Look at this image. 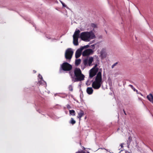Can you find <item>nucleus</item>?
Instances as JSON below:
<instances>
[{
    "instance_id": "1",
    "label": "nucleus",
    "mask_w": 153,
    "mask_h": 153,
    "mask_svg": "<svg viewBox=\"0 0 153 153\" xmlns=\"http://www.w3.org/2000/svg\"><path fill=\"white\" fill-rule=\"evenodd\" d=\"M99 63L95 64L94 67L89 71V77L92 78L97 74L94 81L92 83V87L94 89H98L101 87L102 83V69L101 68L99 69L97 67Z\"/></svg>"
},
{
    "instance_id": "2",
    "label": "nucleus",
    "mask_w": 153,
    "mask_h": 153,
    "mask_svg": "<svg viewBox=\"0 0 153 153\" xmlns=\"http://www.w3.org/2000/svg\"><path fill=\"white\" fill-rule=\"evenodd\" d=\"M80 30L76 29L73 35V43L74 45H78L79 38H80L82 40L86 42H89L91 40L96 38L94 33L92 31L82 32L80 34Z\"/></svg>"
},
{
    "instance_id": "3",
    "label": "nucleus",
    "mask_w": 153,
    "mask_h": 153,
    "mask_svg": "<svg viewBox=\"0 0 153 153\" xmlns=\"http://www.w3.org/2000/svg\"><path fill=\"white\" fill-rule=\"evenodd\" d=\"M74 74L71 71L69 73L72 82H75L84 80L85 76L82 73L79 68H75L74 70Z\"/></svg>"
},
{
    "instance_id": "4",
    "label": "nucleus",
    "mask_w": 153,
    "mask_h": 153,
    "mask_svg": "<svg viewBox=\"0 0 153 153\" xmlns=\"http://www.w3.org/2000/svg\"><path fill=\"white\" fill-rule=\"evenodd\" d=\"M73 54V51L71 49L69 48L67 49L65 53V58L70 61L72 58Z\"/></svg>"
},
{
    "instance_id": "5",
    "label": "nucleus",
    "mask_w": 153,
    "mask_h": 153,
    "mask_svg": "<svg viewBox=\"0 0 153 153\" xmlns=\"http://www.w3.org/2000/svg\"><path fill=\"white\" fill-rule=\"evenodd\" d=\"M94 58L92 56L89 57L85 59L83 61V63L85 66H91L93 61Z\"/></svg>"
},
{
    "instance_id": "6",
    "label": "nucleus",
    "mask_w": 153,
    "mask_h": 153,
    "mask_svg": "<svg viewBox=\"0 0 153 153\" xmlns=\"http://www.w3.org/2000/svg\"><path fill=\"white\" fill-rule=\"evenodd\" d=\"M62 70L64 71H69L72 68V66L67 62L63 63L61 65Z\"/></svg>"
},
{
    "instance_id": "7",
    "label": "nucleus",
    "mask_w": 153,
    "mask_h": 153,
    "mask_svg": "<svg viewBox=\"0 0 153 153\" xmlns=\"http://www.w3.org/2000/svg\"><path fill=\"white\" fill-rule=\"evenodd\" d=\"M100 56L102 59H103L106 57L107 55V53L106 52V50L105 49L103 48L102 49L100 52Z\"/></svg>"
},
{
    "instance_id": "8",
    "label": "nucleus",
    "mask_w": 153,
    "mask_h": 153,
    "mask_svg": "<svg viewBox=\"0 0 153 153\" xmlns=\"http://www.w3.org/2000/svg\"><path fill=\"white\" fill-rule=\"evenodd\" d=\"M93 51L91 49H87L82 53V55L84 56H88L93 53Z\"/></svg>"
},
{
    "instance_id": "9",
    "label": "nucleus",
    "mask_w": 153,
    "mask_h": 153,
    "mask_svg": "<svg viewBox=\"0 0 153 153\" xmlns=\"http://www.w3.org/2000/svg\"><path fill=\"white\" fill-rule=\"evenodd\" d=\"M82 50V48H80L77 50L75 53V57L76 58H77L80 56Z\"/></svg>"
},
{
    "instance_id": "10",
    "label": "nucleus",
    "mask_w": 153,
    "mask_h": 153,
    "mask_svg": "<svg viewBox=\"0 0 153 153\" xmlns=\"http://www.w3.org/2000/svg\"><path fill=\"white\" fill-rule=\"evenodd\" d=\"M148 100L151 103H153V96L151 94H150L147 96Z\"/></svg>"
},
{
    "instance_id": "11",
    "label": "nucleus",
    "mask_w": 153,
    "mask_h": 153,
    "mask_svg": "<svg viewBox=\"0 0 153 153\" xmlns=\"http://www.w3.org/2000/svg\"><path fill=\"white\" fill-rule=\"evenodd\" d=\"M84 115V111H82L81 110L80 112L78 113V115L77 116V118L79 119V120H81V118Z\"/></svg>"
},
{
    "instance_id": "12",
    "label": "nucleus",
    "mask_w": 153,
    "mask_h": 153,
    "mask_svg": "<svg viewBox=\"0 0 153 153\" xmlns=\"http://www.w3.org/2000/svg\"><path fill=\"white\" fill-rule=\"evenodd\" d=\"M93 90L91 87H88L86 90L87 93L89 94H91L93 92Z\"/></svg>"
},
{
    "instance_id": "13",
    "label": "nucleus",
    "mask_w": 153,
    "mask_h": 153,
    "mask_svg": "<svg viewBox=\"0 0 153 153\" xmlns=\"http://www.w3.org/2000/svg\"><path fill=\"white\" fill-rule=\"evenodd\" d=\"M81 60L80 59H76L75 61V65L78 66L81 63Z\"/></svg>"
},
{
    "instance_id": "14",
    "label": "nucleus",
    "mask_w": 153,
    "mask_h": 153,
    "mask_svg": "<svg viewBox=\"0 0 153 153\" xmlns=\"http://www.w3.org/2000/svg\"><path fill=\"white\" fill-rule=\"evenodd\" d=\"M39 82L40 85H46V82L43 79L39 80Z\"/></svg>"
},
{
    "instance_id": "15",
    "label": "nucleus",
    "mask_w": 153,
    "mask_h": 153,
    "mask_svg": "<svg viewBox=\"0 0 153 153\" xmlns=\"http://www.w3.org/2000/svg\"><path fill=\"white\" fill-rule=\"evenodd\" d=\"M70 114L73 116H75V112L74 110H70L69 111Z\"/></svg>"
},
{
    "instance_id": "16",
    "label": "nucleus",
    "mask_w": 153,
    "mask_h": 153,
    "mask_svg": "<svg viewBox=\"0 0 153 153\" xmlns=\"http://www.w3.org/2000/svg\"><path fill=\"white\" fill-rule=\"evenodd\" d=\"M91 27L93 28V30H94V29L97 28V25L94 23L91 24Z\"/></svg>"
},
{
    "instance_id": "17",
    "label": "nucleus",
    "mask_w": 153,
    "mask_h": 153,
    "mask_svg": "<svg viewBox=\"0 0 153 153\" xmlns=\"http://www.w3.org/2000/svg\"><path fill=\"white\" fill-rule=\"evenodd\" d=\"M70 123L73 125L76 123V121L74 120L73 118H72L71 119Z\"/></svg>"
},
{
    "instance_id": "18",
    "label": "nucleus",
    "mask_w": 153,
    "mask_h": 153,
    "mask_svg": "<svg viewBox=\"0 0 153 153\" xmlns=\"http://www.w3.org/2000/svg\"><path fill=\"white\" fill-rule=\"evenodd\" d=\"M68 88L69 91H72L73 90V87L71 85L69 86Z\"/></svg>"
},
{
    "instance_id": "19",
    "label": "nucleus",
    "mask_w": 153,
    "mask_h": 153,
    "mask_svg": "<svg viewBox=\"0 0 153 153\" xmlns=\"http://www.w3.org/2000/svg\"><path fill=\"white\" fill-rule=\"evenodd\" d=\"M129 86L134 91H136V89L132 85H130Z\"/></svg>"
},
{
    "instance_id": "20",
    "label": "nucleus",
    "mask_w": 153,
    "mask_h": 153,
    "mask_svg": "<svg viewBox=\"0 0 153 153\" xmlns=\"http://www.w3.org/2000/svg\"><path fill=\"white\" fill-rule=\"evenodd\" d=\"M38 80H39V79H40V80H42L43 79V78L42 76L40 74H39L38 75Z\"/></svg>"
},
{
    "instance_id": "21",
    "label": "nucleus",
    "mask_w": 153,
    "mask_h": 153,
    "mask_svg": "<svg viewBox=\"0 0 153 153\" xmlns=\"http://www.w3.org/2000/svg\"><path fill=\"white\" fill-rule=\"evenodd\" d=\"M89 45H87L85 46H84L83 47H82L81 48H83V50L84 49V48H88L89 47Z\"/></svg>"
},
{
    "instance_id": "22",
    "label": "nucleus",
    "mask_w": 153,
    "mask_h": 153,
    "mask_svg": "<svg viewBox=\"0 0 153 153\" xmlns=\"http://www.w3.org/2000/svg\"><path fill=\"white\" fill-rule=\"evenodd\" d=\"M117 64V62H116L113 64L111 66L112 68H113L114 66H115Z\"/></svg>"
},
{
    "instance_id": "23",
    "label": "nucleus",
    "mask_w": 153,
    "mask_h": 153,
    "mask_svg": "<svg viewBox=\"0 0 153 153\" xmlns=\"http://www.w3.org/2000/svg\"><path fill=\"white\" fill-rule=\"evenodd\" d=\"M60 1V2L62 4V6H63V7H65V4L63 3L60 0H59Z\"/></svg>"
},
{
    "instance_id": "24",
    "label": "nucleus",
    "mask_w": 153,
    "mask_h": 153,
    "mask_svg": "<svg viewBox=\"0 0 153 153\" xmlns=\"http://www.w3.org/2000/svg\"><path fill=\"white\" fill-rule=\"evenodd\" d=\"M67 107L69 109L71 108V106L69 105H67Z\"/></svg>"
},
{
    "instance_id": "25",
    "label": "nucleus",
    "mask_w": 153,
    "mask_h": 153,
    "mask_svg": "<svg viewBox=\"0 0 153 153\" xmlns=\"http://www.w3.org/2000/svg\"><path fill=\"white\" fill-rule=\"evenodd\" d=\"M91 48H93V49L94 48V45H91Z\"/></svg>"
},
{
    "instance_id": "26",
    "label": "nucleus",
    "mask_w": 153,
    "mask_h": 153,
    "mask_svg": "<svg viewBox=\"0 0 153 153\" xmlns=\"http://www.w3.org/2000/svg\"><path fill=\"white\" fill-rule=\"evenodd\" d=\"M120 146H121V147L123 148V144H121L120 145Z\"/></svg>"
},
{
    "instance_id": "27",
    "label": "nucleus",
    "mask_w": 153,
    "mask_h": 153,
    "mask_svg": "<svg viewBox=\"0 0 153 153\" xmlns=\"http://www.w3.org/2000/svg\"><path fill=\"white\" fill-rule=\"evenodd\" d=\"M123 112H124V114H125V115H126V112H125V111L124 110H123Z\"/></svg>"
},
{
    "instance_id": "28",
    "label": "nucleus",
    "mask_w": 153,
    "mask_h": 153,
    "mask_svg": "<svg viewBox=\"0 0 153 153\" xmlns=\"http://www.w3.org/2000/svg\"><path fill=\"white\" fill-rule=\"evenodd\" d=\"M136 91L137 94H138V91H137V90L136 89V91Z\"/></svg>"
},
{
    "instance_id": "29",
    "label": "nucleus",
    "mask_w": 153,
    "mask_h": 153,
    "mask_svg": "<svg viewBox=\"0 0 153 153\" xmlns=\"http://www.w3.org/2000/svg\"><path fill=\"white\" fill-rule=\"evenodd\" d=\"M34 71V73H36V71Z\"/></svg>"
},
{
    "instance_id": "30",
    "label": "nucleus",
    "mask_w": 153,
    "mask_h": 153,
    "mask_svg": "<svg viewBox=\"0 0 153 153\" xmlns=\"http://www.w3.org/2000/svg\"><path fill=\"white\" fill-rule=\"evenodd\" d=\"M128 139H129V140L131 139V137H129Z\"/></svg>"
},
{
    "instance_id": "31",
    "label": "nucleus",
    "mask_w": 153,
    "mask_h": 153,
    "mask_svg": "<svg viewBox=\"0 0 153 153\" xmlns=\"http://www.w3.org/2000/svg\"><path fill=\"white\" fill-rule=\"evenodd\" d=\"M140 94L141 95H142V94L141 93H140Z\"/></svg>"
},
{
    "instance_id": "32",
    "label": "nucleus",
    "mask_w": 153,
    "mask_h": 153,
    "mask_svg": "<svg viewBox=\"0 0 153 153\" xmlns=\"http://www.w3.org/2000/svg\"><path fill=\"white\" fill-rule=\"evenodd\" d=\"M83 149H85V148L83 147Z\"/></svg>"
},
{
    "instance_id": "33",
    "label": "nucleus",
    "mask_w": 153,
    "mask_h": 153,
    "mask_svg": "<svg viewBox=\"0 0 153 153\" xmlns=\"http://www.w3.org/2000/svg\"><path fill=\"white\" fill-rule=\"evenodd\" d=\"M83 149H85V148L83 147Z\"/></svg>"
},
{
    "instance_id": "34",
    "label": "nucleus",
    "mask_w": 153,
    "mask_h": 153,
    "mask_svg": "<svg viewBox=\"0 0 153 153\" xmlns=\"http://www.w3.org/2000/svg\"><path fill=\"white\" fill-rule=\"evenodd\" d=\"M110 153H112L110 152Z\"/></svg>"
}]
</instances>
